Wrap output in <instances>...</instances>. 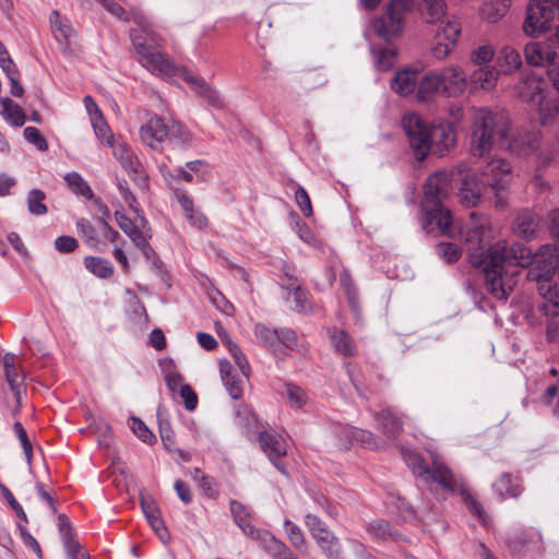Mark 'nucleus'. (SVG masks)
<instances>
[{"label":"nucleus","instance_id":"603ef678","mask_svg":"<svg viewBox=\"0 0 559 559\" xmlns=\"http://www.w3.org/2000/svg\"><path fill=\"white\" fill-rule=\"evenodd\" d=\"M495 57V49L491 45H481L469 53V60L477 67L490 66L489 62Z\"/></svg>","mask_w":559,"mask_h":559},{"label":"nucleus","instance_id":"9d476101","mask_svg":"<svg viewBox=\"0 0 559 559\" xmlns=\"http://www.w3.org/2000/svg\"><path fill=\"white\" fill-rule=\"evenodd\" d=\"M409 10H402L399 7L386 5L385 12L372 23L374 33L382 39L389 41L403 32L404 17Z\"/></svg>","mask_w":559,"mask_h":559},{"label":"nucleus","instance_id":"f704fd0d","mask_svg":"<svg viewBox=\"0 0 559 559\" xmlns=\"http://www.w3.org/2000/svg\"><path fill=\"white\" fill-rule=\"evenodd\" d=\"M377 420L381 426L383 433L390 438H395L401 431L403 424L390 409H383L378 414Z\"/></svg>","mask_w":559,"mask_h":559},{"label":"nucleus","instance_id":"7c9ffc66","mask_svg":"<svg viewBox=\"0 0 559 559\" xmlns=\"http://www.w3.org/2000/svg\"><path fill=\"white\" fill-rule=\"evenodd\" d=\"M254 336L259 344L271 349L274 354L278 349L280 330L271 329L263 323L254 325Z\"/></svg>","mask_w":559,"mask_h":559},{"label":"nucleus","instance_id":"49530a36","mask_svg":"<svg viewBox=\"0 0 559 559\" xmlns=\"http://www.w3.org/2000/svg\"><path fill=\"white\" fill-rule=\"evenodd\" d=\"M92 127L94 129V133L96 138L104 144L108 146H114V134L105 121L103 114H97L96 116H92L91 120Z\"/></svg>","mask_w":559,"mask_h":559},{"label":"nucleus","instance_id":"864d4df0","mask_svg":"<svg viewBox=\"0 0 559 559\" xmlns=\"http://www.w3.org/2000/svg\"><path fill=\"white\" fill-rule=\"evenodd\" d=\"M340 283L353 310H357V292L348 270L344 269L340 274Z\"/></svg>","mask_w":559,"mask_h":559},{"label":"nucleus","instance_id":"680f3d73","mask_svg":"<svg viewBox=\"0 0 559 559\" xmlns=\"http://www.w3.org/2000/svg\"><path fill=\"white\" fill-rule=\"evenodd\" d=\"M25 140L36 146L37 150L45 152L48 150V143L40 131L35 127H26L24 129Z\"/></svg>","mask_w":559,"mask_h":559},{"label":"nucleus","instance_id":"4468645a","mask_svg":"<svg viewBox=\"0 0 559 559\" xmlns=\"http://www.w3.org/2000/svg\"><path fill=\"white\" fill-rule=\"evenodd\" d=\"M168 135L169 127L158 116L151 117L146 123L140 128L142 142L152 148H158Z\"/></svg>","mask_w":559,"mask_h":559},{"label":"nucleus","instance_id":"f03ea898","mask_svg":"<svg viewBox=\"0 0 559 559\" xmlns=\"http://www.w3.org/2000/svg\"><path fill=\"white\" fill-rule=\"evenodd\" d=\"M132 21L139 26V29L130 31L139 62L156 75L169 78L180 74L181 69L167 55L155 50L160 46L162 38L153 31L146 16L134 12Z\"/></svg>","mask_w":559,"mask_h":559},{"label":"nucleus","instance_id":"2f4dec72","mask_svg":"<svg viewBox=\"0 0 559 559\" xmlns=\"http://www.w3.org/2000/svg\"><path fill=\"white\" fill-rule=\"evenodd\" d=\"M421 13L429 24L441 22L445 17L447 4L444 0H423Z\"/></svg>","mask_w":559,"mask_h":559},{"label":"nucleus","instance_id":"f8f14e48","mask_svg":"<svg viewBox=\"0 0 559 559\" xmlns=\"http://www.w3.org/2000/svg\"><path fill=\"white\" fill-rule=\"evenodd\" d=\"M258 441L261 450L269 456L274 466L285 473L277 461L287 453V442L283 433L276 431H262L259 433Z\"/></svg>","mask_w":559,"mask_h":559},{"label":"nucleus","instance_id":"b1692460","mask_svg":"<svg viewBox=\"0 0 559 559\" xmlns=\"http://www.w3.org/2000/svg\"><path fill=\"white\" fill-rule=\"evenodd\" d=\"M141 507L145 518L147 519L152 528L158 535L159 539L164 543L168 540L169 535L167 528L165 527L164 522L160 519L159 510L156 507L155 502L153 500H148L142 497Z\"/></svg>","mask_w":559,"mask_h":559},{"label":"nucleus","instance_id":"09e8293b","mask_svg":"<svg viewBox=\"0 0 559 559\" xmlns=\"http://www.w3.org/2000/svg\"><path fill=\"white\" fill-rule=\"evenodd\" d=\"M46 199V194L44 191L39 189H32L27 193L26 202H27V209L28 212L32 215L41 216L47 214L48 209L46 204L44 203Z\"/></svg>","mask_w":559,"mask_h":559},{"label":"nucleus","instance_id":"bb28decb","mask_svg":"<svg viewBox=\"0 0 559 559\" xmlns=\"http://www.w3.org/2000/svg\"><path fill=\"white\" fill-rule=\"evenodd\" d=\"M114 150L115 157L120 162L121 166L129 173L141 175L142 174V165L139 162L136 155L130 150L126 144H114L111 146Z\"/></svg>","mask_w":559,"mask_h":559},{"label":"nucleus","instance_id":"393cba45","mask_svg":"<svg viewBox=\"0 0 559 559\" xmlns=\"http://www.w3.org/2000/svg\"><path fill=\"white\" fill-rule=\"evenodd\" d=\"M485 191V186L474 177H466L459 191L461 203L467 206H475Z\"/></svg>","mask_w":559,"mask_h":559},{"label":"nucleus","instance_id":"052dcab7","mask_svg":"<svg viewBox=\"0 0 559 559\" xmlns=\"http://www.w3.org/2000/svg\"><path fill=\"white\" fill-rule=\"evenodd\" d=\"M132 424L131 429L141 439L143 442L147 444H152L156 441V437L154 433L147 428V426L139 418L131 417Z\"/></svg>","mask_w":559,"mask_h":559},{"label":"nucleus","instance_id":"6ab92c4d","mask_svg":"<svg viewBox=\"0 0 559 559\" xmlns=\"http://www.w3.org/2000/svg\"><path fill=\"white\" fill-rule=\"evenodd\" d=\"M185 81L190 84L192 90L201 97L205 99V102L216 108H221L224 106V102L219 95V93L210 86L204 79L194 76L190 73L182 74Z\"/></svg>","mask_w":559,"mask_h":559},{"label":"nucleus","instance_id":"c85d7f7f","mask_svg":"<svg viewBox=\"0 0 559 559\" xmlns=\"http://www.w3.org/2000/svg\"><path fill=\"white\" fill-rule=\"evenodd\" d=\"M492 487L502 499L516 498L523 490L518 477L509 473L502 474Z\"/></svg>","mask_w":559,"mask_h":559},{"label":"nucleus","instance_id":"69168bd1","mask_svg":"<svg viewBox=\"0 0 559 559\" xmlns=\"http://www.w3.org/2000/svg\"><path fill=\"white\" fill-rule=\"evenodd\" d=\"M539 115L543 124H546L551 119H559V98L551 104L543 105Z\"/></svg>","mask_w":559,"mask_h":559},{"label":"nucleus","instance_id":"6e6552de","mask_svg":"<svg viewBox=\"0 0 559 559\" xmlns=\"http://www.w3.org/2000/svg\"><path fill=\"white\" fill-rule=\"evenodd\" d=\"M305 525L326 559H345L338 537L319 516L307 513Z\"/></svg>","mask_w":559,"mask_h":559},{"label":"nucleus","instance_id":"4d7b16f0","mask_svg":"<svg viewBox=\"0 0 559 559\" xmlns=\"http://www.w3.org/2000/svg\"><path fill=\"white\" fill-rule=\"evenodd\" d=\"M348 433L365 448L378 449L379 444L372 432L356 427H350Z\"/></svg>","mask_w":559,"mask_h":559},{"label":"nucleus","instance_id":"13d9d810","mask_svg":"<svg viewBox=\"0 0 559 559\" xmlns=\"http://www.w3.org/2000/svg\"><path fill=\"white\" fill-rule=\"evenodd\" d=\"M227 346H228L229 354L231 355V357L235 360V364L240 369L241 373L246 378H248L250 374V366L247 360V357L245 356V354L242 353V350L240 349V347L237 344L228 341Z\"/></svg>","mask_w":559,"mask_h":559},{"label":"nucleus","instance_id":"4be33fe9","mask_svg":"<svg viewBox=\"0 0 559 559\" xmlns=\"http://www.w3.org/2000/svg\"><path fill=\"white\" fill-rule=\"evenodd\" d=\"M520 96L524 102L536 106L540 110L545 99L543 82L536 78L524 80L520 86Z\"/></svg>","mask_w":559,"mask_h":559},{"label":"nucleus","instance_id":"37998d69","mask_svg":"<svg viewBox=\"0 0 559 559\" xmlns=\"http://www.w3.org/2000/svg\"><path fill=\"white\" fill-rule=\"evenodd\" d=\"M498 63L504 72H512L520 68L522 59L520 52L510 46H504L499 53Z\"/></svg>","mask_w":559,"mask_h":559},{"label":"nucleus","instance_id":"ea45409f","mask_svg":"<svg viewBox=\"0 0 559 559\" xmlns=\"http://www.w3.org/2000/svg\"><path fill=\"white\" fill-rule=\"evenodd\" d=\"M3 368L7 381L11 390L14 392L15 397L19 400L21 394L20 384L22 382V377L14 366V355L7 354L3 357Z\"/></svg>","mask_w":559,"mask_h":559},{"label":"nucleus","instance_id":"5701e85b","mask_svg":"<svg viewBox=\"0 0 559 559\" xmlns=\"http://www.w3.org/2000/svg\"><path fill=\"white\" fill-rule=\"evenodd\" d=\"M436 94H442V83L438 71H429L418 81L417 97L427 102Z\"/></svg>","mask_w":559,"mask_h":559},{"label":"nucleus","instance_id":"39448f33","mask_svg":"<svg viewBox=\"0 0 559 559\" xmlns=\"http://www.w3.org/2000/svg\"><path fill=\"white\" fill-rule=\"evenodd\" d=\"M402 456L413 474L420 477L426 484H438L443 490L453 492L456 489V480L441 457L431 453V465H427L424 459L409 449L402 450Z\"/></svg>","mask_w":559,"mask_h":559},{"label":"nucleus","instance_id":"e433bc0d","mask_svg":"<svg viewBox=\"0 0 559 559\" xmlns=\"http://www.w3.org/2000/svg\"><path fill=\"white\" fill-rule=\"evenodd\" d=\"M84 266L99 278H109L114 274L112 264L105 258L86 257L84 259Z\"/></svg>","mask_w":559,"mask_h":559},{"label":"nucleus","instance_id":"f257e3e1","mask_svg":"<svg viewBox=\"0 0 559 559\" xmlns=\"http://www.w3.org/2000/svg\"><path fill=\"white\" fill-rule=\"evenodd\" d=\"M491 227L481 223L465 234V246L469 263L481 270L487 292L498 300H507L516 285L518 266H533L536 273L551 275L559 261V248L544 245L533 252L522 243L498 240L487 243Z\"/></svg>","mask_w":559,"mask_h":559},{"label":"nucleus","instance_id":"0eeeda50","mask_svg":"<svg viewBox=\"0 0 559 559\" xmlns=\"http://www.w3.org/2000/svg\"><path fill=\"white\" fill-rule=\"evenodd\" d=\"M401 123L415 158L418 162L425 160L429 155L428 142L431 124L427 123L416 112L404 114Z\"/></svg>","mask_w":559,"mask_h":559},{"label":"nucleus","instance_id":"6e6d98bb","mask_svg":"<svg viewBox=\"0 0 559 559\" xmlns=\"http://www.w3.org/2000/svg\"><path fill=\"white\" fill-rule=\"evenodd\" d=\"M76 228L79 234L85 238V241L88 246L95 248L98 251H102V249L98 247L99 241L96 238V231L95 228L92 226V224L86 218H80L76 222Z\"/></svg>","mask_w":559,"mask_h":559},{"label":"nucleus","instance_id":"412c9836","mask_svg":"<svg viewBox=\"0 0 559 559\" xmlns=\"http://www.w3.org/2000/svg\"><path fill=\"white\" fill-rule=\"evenodd\" d=\"M229 506L234 521L242 531V533L250 538L260 537V531L252 525L251 513L247 507L236 500H231Z\"/></svg>","mask_w":559,"mask_h":559},{"label":"nucleus","instance_id":"c03bdc74","mask_svg":"<svg viewBox=\"0 0 559 559\" xmlns=\"http://www.w3.org/2000/svg\"><path fill=\"white\" fill-rule=\"evenodd\" d=\"M64 181L73 193L84 197L88 200L93 199L94 194L92 189L79 173H68L64 176Z\"/></svg>","mask_w":559,"mask_h":559},{"label":"nucleus","instance_id":"3c124183","mask_svg":"<svg viewBox=\"0 0 559 559\" xmlns=\"http://www.w3.org/2000/svg\"><path fill=\"white\" fill-rule=\"evenodd\" d=\"M507 5L501 1L485 3L481 8V16L488 23H497L507 13Z\"/></svg>","mask_w":559,"mask_h":559},{"label":"nucleus","instance_id":"1a4fd4ad","mask_svg":"<svg viewBox=\"0 0 559 559\" xmlns=\"http://www.w3.org/2000/svg\"><path fill=\"white\" fill-rule=\"evenodd\" d=\"M554 9L549 0H532L527 5L523 31L528 36H537L550 27Z\"/></svg>","mask_w":559,"mask_h":559},{"label":"nucleus","instance_id":"774afa93","mask_svg":"<svg viewBox=\"0 0 559 559\" xmlns=\"http://www.w3.org/2000/svg\"><path fill=\"white\" fill-rule=\"evenodd\" d=\"M543 399L546 404H554L552 412L559 417V383L549 385Z\"/></svg>","mask_w":559,"mask_h":559},{"label":"nucleus","instance_id":"c9c22d12","mask_svg":"<svg viewBox=\"0 0 559 559\" xmlns=\"http://www.w3.org/2000/svg\"><path fill=\"white\" fill-rule=\"evenodd\" d=\"M0 114L15 127H21L25 122L24 111L9 97L0 100Z\"/></svg>","mask_w":559,"mask_h":559},{"label":"nucleus","instance_id":"ddd939ff","mask_svg":"<svg viewBox=\"0 0 559 559\" xmlns=\"http://www.w3.org/2000/svg\"><path fill=\"white\" fill-rule=\"evenodd\" d=\"M442 83V95L460 96L467 87L465 71L455 64H450L438 71Z\"/></svg>","mask_w":559,"mask_h":559},{"label":"nucleus","instance_id":"9b49d317","mask_svg":"<svg viewBox=\"0 0 559 559\" xmlns=\"http://www.w3.org/2000/svg\"><path fill=\"white\" fill-rule=\"evenodd\" d=\"M455 142L456 133L451 123L441 121L439 123L431 124L428 142L429 154L432 152L442 156L455 145Z\"/></svg>","mask_w":559,"mask_h":559},{"label":"nucleus","instance_id":"423d86ee","mask_svg":"<svg viewBox=\"0 0 559 559\" xmlns=\"http://www.w3.org/2000/svg\"><path fill=\"white\" fill-rule=\"evenodd\" d=\"M484 186L489 187L495 193V205L504 209L508 204V190L512 181V167L503 158H491L481 167Z\"/></svg>","mask_w":559,"mask_h":559},{"label":"nucleus","instance_id":"a19ab883","mask_svg":"<svg viewBox=\"0 0 559 559\" xmlns=\"http://www.w3.org/2000/svg\"><path fill=\"white\" fill-rule=\"evenodd\" d=\"M253 539L260 540L264 550L274 559H278L288 548L282 540L269 532H260V537Z\"/></svg>","mask_w":559,"mask_h":559},{"label":"nucleus","instance_id":"58836bf2","mask_svg":"<svg viewBox=\"0 0 559 559\" xmlns=\"http://www.w3.org/2000/svg\"><path fill=\"white\" fill-rule=\"evenodd\" d=\"M284 530L290 545L301 554H306L307 540L301 528L290 520H285Z\"/></svg>","mask_w":559,"mask_h":559},{"label":"nucleus","instance_id":"c756f323","mask_svg":"<svg viewBox=\"0 0 559 559\" xmlns=\"http://www.w3.org/2000/svg\"><path fill=\"white\" fill-rule=\"evenodd\" d=\"M439 23L440 25L436 32V39H442L448 43H452V45H456L462 32L459 19L451 15L447 16L445 23H443V20Z\"/></svg>","mask_w":559,"mask_h":559},{"label":"nucleus","instance_id":"5fc2aeb1","mask_svg":"<svg viewBox=\"0 0 559 559\" xmlns=\"http://www.w3.org/2000/svg\"><path fill=\"white\" fill-rule=\"evenodd\" d=\"M369 533L380 539L393 538L396 539V532L393 530L391 524L385 520L372 521L368 526Z\"/></svg>","mask_w":559,"mask_h":559},{"label":"nucleus","instance_id":"a18cd8bd","mask_svg":"<svg viewBox=\"0 0 559 559\" xmlns=\"http://www.w3.org/2000/svg\"><path fill=\"white\" fill-rule=\"evenodd\" d=\"M221 373L229 395L234 400L240 399L242 396L241 382L238 381L234 374H231L229 362H221Z\"/></svg>","mask_w":559,"mask_h":559},{"label":"nucleus","instance_id":"7ed1b4c3","mask_svg":"<svg viewBox=\"0 0 559 559\" xmlns=\"http://www.w3.org/2000/svg\"><path fill=\"white\" fill-rule=\"evenodd\" d=\"M450 175L447 171H437L430 175L424 186V199L421 210L424 213V229L427 233L433 230L436 224L440 233L448 237H454L456 227L449 209L443 206L442 200L447 198L450 190Z\"/></svg>","mask_w":559,"mask_h":559},{"label":"nucleus","instance_id":"a211bd4d","mask_svg":"<svg viewBox=\"0 0 559 559\" xmlns=\"http://www.w3.org/2000/svg\"><path fill=\"white\" fill-rule=\"evenodd\" d=\"M500 72L495 66L478 67L467 76V85L473 90H492L499 79Z\"/></svg>","mask_w":559,"mask_h":559},{"label":"nucleus","instance_id":"e2e57ef3","mask_svg":"<svg viewBox=\"0 0 559 559\" xmlns=\"http://www.w3.org/2000/svg\"><path fill=\"white\" fill-rule=\"evenodd\" d=\"M295 201L305 216L310 217L313 214L309 194L301 186H298L295 192Z\"/></svg>","mask_w":559,"mask_h":559},{"label":"nucleus","instance_id":"cd10ccee","mask_svg":"<svg viewBox=\"0 0 559 559\" xmlns=\"http://www.w3.org/2000/svg\"><path fill=\"white\" fill-rule=\"evenodd\" d=\"M115 218L121 230L130 237L134 245L138 248L145 250V248L148 246V242L142 231L135 226V224L127 215L119 211L115 212Z\"/></svg>","mask_w":559,"mask_h":559},{"label":"nucleus","instance_id":"bf43d9fd","mask_svg":"<svg viewBox=\"0 0 559 559\" xmlns=\"http://www.w3.org/2000/svg\"><path fill=\"white\" fill-rule=\"evenodd\" d=\"M437 254L445 262L452 263L460 259L461 249L452 242H440L436 247Z\"/></svg>","mask_w":559,"mask_h":559},{"label":"nucleus","instance_id":"2eb2a0df","mask_svg":"<svg viewBox=\"0 0 559 559\" xmlns=\"http://www.w3.org/2000/svg\"><path fill=\"white\" fill-rule=\"evenodd\" d=\"M539 227H540L539 215L526 210V211L520 212L516 215V217L512 224V231L519 238H522L525 240H532V239L536 238Z\"/></svg>","mask_w":559,"mask_h":559},{"label":"nucleus","instance_id":"338daca9","mask_svg":"<svg viewBox=\"0 0 559 559\" xmlns=\"http://www.w3.org/2000/svg\"><path fill=\"white\" fill-rule=\"evenodd\" d=\"M64 547L68 551L69 559H88L86 552L81 548V546L73 540L72 537H64L63 539Z\"/></svg>","mask_w":559,"mask_h":559},{"label":"nucleus","instance_id":"20e7f679","mask_svg":"<svg viewBox=\"0 0 559 559\" xmlns=\"http://www.w3.org/2000/svg\"><path fill=\"white\" fill-rule=\"evenodd\" d=\"M510 123L501 115L480 108L475 112L472 132V151L484 156L493 146L500 150L519 152L516 141L510 139Z\"/></svg>","mask_w":559,"mask_h":559},{"label":"nucleus","instance_id":"8fccbe9b","mask_svg":"<svg viewBox=\"0 0 559 559\" xmlns=\"http://www.w3.org/2000/svg\"><path fill=\"white\" fill-rule=\"evenodd\" d=\"M168 138L181 146H189L193 141V134L190 130L178 121H174L169 127Z\"/></svg>","mask_w":559,"mask_h":559},{"label":"nucleus","instance_id":"dca6fc26","mask_svg":"<svg viewBox=\"0 0 559 559\" xmlns=\"http://www.w3.org/2000/svg\"><path fill=\"white\" fill-rule=\"evenodd\" d=\"M530 274L538 282V293L545 299L543 309L549 316L559 314V295L558 292L551 286L549 281L550 275H542L536 271L531 270Z\"/></svg>","mask_w":559,"mask_h":559},{"label":"nucleus","instance_id":"a878e982","mask_svg":"<svg viewBox=\"0 0 559 559\" xmlns=\"http://www.w3.org/2000/svg\"><path fill=\"white\" fill-rule=\"evenodd\" d=\"M417 74V71L412 69L396 72L391 82L392 90L402 96L409 95L416 87L418 88Z\"/></svg>","mask_w":559,"mask_h":559},{"label":"nucleus","instance_id":"79ce46f5","mask_svg":"<svg viewBox=\"0 0 559 559\" xmlns=\"http://www.w3.org/2000/svg\"><path fill=\"white\" fill-rule=\"evenodd\" d=\"M371 53L378 71H388L395 63L396 51L393 48H372Z\"/></svg>","mask_w":559,"mask_h":559},{"label":"nucleus","instance_id":"f3484780","mask_svg":"<svg viewBox=\"0 0 559 559\" xmlns=\"http://www.w3.org/2000/svg\"><path fill=\"white\" fill-rule=\"evenodd\" d=\"M524 56L531 66H550L556 58V51L549 41H537L525 46Z\"/></svg>","mask_w":559,"mask_h":559},{"label":"nucleus","instance_id":"aec40b11","mask_svg":"<svg viewBox=\"0 0 559 559\" xmlns=\"http://www.w3.org/2000/svg\"><path fill=\"white\" fill-rule=\"evenodd\" d=\"M328 335L332 348L337 354L344 357H353L356 354V344L346 331L333 326L328 329Z\"/></svg>","mask_w":559,"mask_h":559},{"label":"nucleus","instance_id":"473e14b6","mask_svg":"<svg viewBox=\"0 0 559 559\" xmlns=\"http://www.w3.org/2000/svg\"><path fill=\"white\" fill-rule=\"evenodd\" d=\"M280 344L300 355H306L309 350V344L304 338H298L296 332L290 329H280Z\"/></svg>","mask_w":559,"mask_h":559},{"label":"nucleus","instance_id":"de8ad7c7","mask_svg":"<svg viewBox=\"0 0 559 559\" xmlns=\"http://www.w3.org/2000/svg\"><path fill=\"white\" fill-rule=\"evenodd\" d=\"M283 394L286 396L289 406L293 408L300 409L308 402L307 392L302 388L293 383H286L284 385Z\"/></svg>","mask_w":559,"mask_h":559},{"label":"nucleus","instance_id":"72a5a7b5","mask_svg":"<svg viewBox=\"0 0 559 559\" xmlns=\"http://www.w3.org/2000/svg\"><path fill=\"white\" fill-rule=\"evenodd\" d=\"M288 278L287 288L292 292L294 297V307L293 309L297 312H309L312 307L308 299L307 293L301 289L300 285L297 283V278L294 276H289L286 274Z\"/></svg>","mask_w":559,"mask_h":559},{"label":"nucleus","instance_id":"4c0bfd02","mask_svg":"<svg viewBox=\"0 0 559 559\" xmlns=\"http://www.w3.org/2000/svg\"><path fill=\"white\" fill-rule=\"evenodd\" d=\"M49 22L53 36L58 41H68L71 38L73 28L68 20L61 19L58 11L55 10L50 13Z\"/></svg>","mask_w":559,"mask_h":559},{"label":"nucleus","instance_id":"0e129e2a","mask_svg":"<svg viewBox=\"0 0 559 559\" xmlns=\"http://www.w3.org/2000/svg\"><path fill=\"white\" fill-rule=\"evenodd\" d=\"M462 497H463V501L466 504V507L468 508V510L475 516H477L480 521L485 522L484 509H483L481 504L478 502V500L475 498V496L473 493H471L469 491L463 489Z\"/></svg>","mask_w":559,"mask_h":559}]
</instances>
